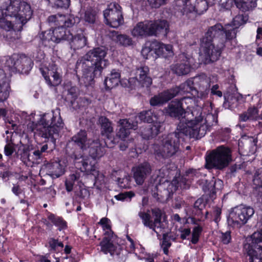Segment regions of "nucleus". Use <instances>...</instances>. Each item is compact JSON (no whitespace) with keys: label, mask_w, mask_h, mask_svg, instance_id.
<instances>
[{"label":"nucleus","mask_w":262,"mask_h":262,"mask_svg":"<svg viewBox=\"0 0 262 262\" xmlns=\"http://www.w3.org/2000/svg\"><path fill=\"white\" fill-rule=\"evenodd\" d=\"M205 202L202 198L198 199L194 204V208H197L200 210H202L205 207Z\"/></svg>","instance_id":"bf43d9fd"},{"label":"nucleus","mask_w":262,"mask_h":262,"mask_svg":"<svg viewBox=\"0 0 262 262\" xmlns=\"http://www.w3.org/2000/svg\"><path fill=\"white\" fill-rule=\"evenodd\" d=\"M254 213V210L250 206L239 205L233 208L228 217V223L233 227L239 228L246 224Z\"/></svg>","instance_id":"2eb2a0df"},{"label":"nucleus","mask_w":262,"mask_h":262,"mask_svg":"<svg viewBox=\"0 0 262 262\" xmlns=\"http://www.w3.org/2000/svg\"><path fill=\"white\" fill-rule=\"evenodd\" d=\"M152 52H154V50L151 48L150 44L149 47H144L142 50L141 53L146 58H147L150 54H152Z\"/></svg>","instance_id":"13d9d810"},{"label":"nucleus","mask_w":262,"mask_h":262,"mask_svg":"<svg viewBox=\"0 0 262 262\" xmlns=\"http://www.w3.org/2000/svg\"><path fill=\"white\" fill-rule=\"evenodd\" d=\"M168 0H147L149 5L155 8H159L167 4Z\"/></svg>","instance_id":"5fc2aeb1"},{"label":"nucleus","mask_w":262,"mask_h":262,"mask_svg":"<svg viewBox=\"0 0 262 262\" xmlns=\"http://www.w3.org/2000/svg\"><path fill=\"white\" fill-rule=\"evenodd\" d=\"M222 242L224 244H228L231 241L230 232L226 231L225 233H222L221 237Z\"/></svg>","instance_id":"4d7b16f0"},{"label":"nucleus","mask_w":262,"mask_h":262,"mask_svg":"<svg viewBox=\"0 0 262 262\" xmlns=\"http://www.w3.org/2000/svg\"><path fill=\"white\" fill-rule=\"evenodd\" d=\"M180 62L171 66L172 71L178 75H183L188 74L191 69L196 68L199 64L203 63L201 62L200 57L199 62H196L194 59L190 56H186L185 54L180 55Z\"/></svg>","instance_id":"aec40b11"},{"label":"nucleus","mask_w":262,"mask_h":262,"mask_svg":"<svg viewBox=\"0 0 262 262\" xmlns=\"http://www.w3.org/2000/svg\"><path fill=\"white\" fill-rule=\"evenodd\" d=\"M187 136L178 129L168 135L163 136L159 144L152 145L154 154L157 159H166L174 155L180 148V139Z\"/></svg>","instance_id":"0eeeda50"},{"label":"nucleus","mask_w":262,"mask_h":262,"mask_svg":"<svg viewBox=\"0 0 262 262\" xmlns=\"http://www.w3.org/2000/svg\"><path fill=\"white\" fill-rule=\"evenodd\" d=\"M232 161L231 149L223 145L212 150L206 158V167L208 169H223Z\"/></svg>","instance_id":"9b49d317"},{"label":"nucleus","mask_w":262,"mask_h":262,"mask_svg":"<svg viewBox=\"0 0 262 262\" xmlns=\"http://www.w3.org/2000/svg\"><path fill=\"white\" fill-rule=\"evenodd\" d=\"M248 16L243 14H238L233 18L232 25H226V39L232 40L236 37V30L241 26L244 25L248 20Z\"/></svg>","instance_id":"393cba45"},{"label":"nucleus","mask_w":262,"mask_h":262,"mask_svg":"<svg viewBox=\"0 0 262 262\" xmlns=\"http://www.w3.org/2000/svg\"><path fill=\"white\" fill-rule=\"evenodd\" d=\"M74 184L68 178L65 182L66 190L68 192L71 191L73 190Z\"/></svg>","instance_id":"0e129e2a"},{"label":"nucleus","mask_w":262,"mask_h":262,"mask_svg":"<svg viewBox=\"0 0 262 262\" xmlns=\"http://www.w3.org/2000/svg\"><path fill=\"white\" fill-rule=\"evenodd\" d=\"M165 112L170 117L176 118L180 120L177 129L178 130L182 132L185 135V130H188V126L187 123L185 122L184 120L186 119V114H192V111L191 112H186L178 100H174L172 101L165 108Z\"/></svg>","instance_id":"a211bd4d"},{"label":"nucleus","mask_w":262,"mask_h":262,"mask_svg":"<svg viewBox=\"0 0 262 262\" xmlns=\"http://www.w3.org/2000/svg\"><path fill=\"white\" fill-rule=\"evenodd\" d=\"M5 67L12 72L27 74L33 65L31 59L24 54H14L5 57Z\"/></svg>","instance_id":"ddd939ff"},{"label":"nucleus","mask_w":262,"mask_h":262,"mask_svg":"<svg viewBox=\"0 0 262 262\" xmlns=\"http://www.w3.org/2000/svg\"><path fill=\"white\" fill-rule=\"evenodd\" d=\"M63 126L59 110H56L52 111V114H43L38 123H34V122L29 123L27 129L29 132L33 133L34 136L45 139L51 138L54 142Z\"/></svg>","instance_id":"20e7f679"},{"label":"nucleus","mask_w":262,"mask_h":262,"mask_svg":"<svg viewBox=\"0 0 262 262\" xmlns=\"http://www.w3.org/2000/svg\"><path fill=\"white\" fill-rule=\"evenodd\" d=\"M151 171L150 164L146 161L133 167V178L137 184L142 185L146 178L151 174Z\"/></svg>","instance_id":"5701e85b"},{"label":"nucleus","mask_w":262,"mask_h":262,"mask_svg":"<svg viewBox=\"0 0 262 262\" xmlns=\"http://www.w3.org/2000/svg\"><path fill=\"white\" fill-rule=\"evenodd\" d=\"M151 48L154 50V53L159 57L167 58L173 55L172 46L170 45H165L155 41L151 43Z\"/></svg>","instance_id":"cd10ccee"},{"label":"nucleus","mask_w":262,"mask_h":262,"mask_svg":"<svg viewBox=\"0 0 262 262\" xmlns=\"http://www.w3.org/2000/svg\"><path fill=\"white\" fill-rule=\"evenodd\" d=\"M133 140L132 139L125 141V139L122 140V142L120 144V149L121 150L124 151L128 147L129 144L133 143Z\"/></svg>","instance_id":"680f3d73"},{"label":"nucleus","mask_w":262,"mask_h":262,"mask_svg":"<svg viewBox=\"0 0 262 262\" xmlns=\"http://www.w3.org/2000/svg\"><path fill=\"white\" fill-rule=\"evenodd\" d=\"M114 40L118 43L123 46H128L133 44L132 38L124 34L117 35Z\"/></svg>","instance_id":"a19ab883"},{"label":"nucleus","mask_w":262,"mask_h":262,"mask_svg":"<svg viewBox=\"0 0 262 262\" xmlns=\"http://www.w3.org/2000/svg\"><path fill=\"white\" fill-rule=\"evenodd\" d=\"M48 219L55 226L58 227L60 231L64 230L67 227V222L59 216L51 214L49 215Z\"/></svg>","instance_id":"ea45409f"},{"label":"nucleus","mask_w":262,"mask_h":262,"mask_svg":"<svg viewBox=\"0 0 262 262\" xmlns=\"http://www.w3.org/2000/svg\"><path fill=\"white\" fill-rule=\"evenodd\" d=\"M120 128L117 133V136L122 140L127 138L129 134L130 129H136L137 126V122L131 123L129 120L121 119L119 121Z\"/></svg>","instance_id":"7c9ffc66"},{"label":"nucleus","mask_w":262,"mask_h":262,"mask_svg":"<svg viewBox=\"0 0 262 262\" xmlns=\"http://www.w3.org/2000/svg\"><path fill=\"white\" fill-rule=\"evenodd\" d=\"M225 100L226 102L231 104H234V102H232V98L235 99V102H238L243 98V96L237 93V92H234L231 94H226L224 96Z\"/></svg>","instance_id":"49530a36"},{"label":"nucleus","mask_w":262,"mask_h":262,"mask_svg":"<svg viewBox=\"0 0 262 262\" xmlns=\"http://www.w3.org/2000/svg\"><path fill=\"white\" fill-rule=\"evenodd\" d=\"M120 81V73L116 70H113L109 76L104 80V84L106 89H111L119 84Z\"/></svg>","instance_id":"4c0bfd02"},{"label":"nucleus","mask_w":262,"mask_h":262,"mask_svg":"<svg viewBox=\"0 0 262 262\" xmlns=\"http://www.w3.org/2000/svg\"><path fill=\"white\" fill-rule=\"evenodd\" d=\"M184 121L187 123L188 126V130H185V135L198 139L204 137L209 128L217 123V119L215 114H203L201 108H199L193 110L192 114H186Z\"/></svg>","instance_id":"39448f33"},{"label":"nucleus","mask_w":262,"mask_h":262,"mask_svg":"<svg viewBox=\"0 0 262 262\" xmlns=\"http://www.w3.org/2000/svg\"><path fill=\"white\" fill-rule=\"evenodd\" d=\"M234 2L237 8L242 11H249L256 6L257 0H221L222 7L226 10L229 9Z\"/></svg>","instance_id":"a878e982"},{"label":"nucleus","mask_w":262,"mask_h":262,"mask_svg":"<svg viewBox=\"0 0 262 262\" xmlns=\"http://www.w3.org/2000/svg\"><path fill=\"white\" fill-rule=\"evenodd\" d=\"M3 15V10H0V27L7 31L11 30L13 29V25L11 21L6 20Z\"/></svg>","instance_id":"c03bdc74"},{"label":"nucleus","mask_w":262,"mask_h":262,"mask_svg":"<svg viewBox=\"0 0 262 262\" xmlns=\"http://www.w3.org/2000/svg\"><path fill=\"white\" fill-rule=\"evenodd\" d=\"M139 118L141 121L147 123H152V124H156L158 122H161V125L163 124V119H161L159 113H155L151 110L141 112L139 115Z\"/></svg>","instance_id":"c9c22d12"},{"label":"nucleus","mask_w":262,"mask_h":262,"mask_svg":"<svg viewBox=\"0 0 262 262\" xmlns=\"http://www.w3.org/2000/svg\"><path fill=\"white\" fill-rule=\"evenodd\" d=\"M218 89L219 85L217 84L213 85L211 89V93L212 95H215L220 97H221L222 96V93L221 91L217 90Z\"/></svg>","instance_id":"e2e57ef3"},{"label":"nucleus","mask_w":262,"mask_h":262,"mask_svg":"<svg viewBox=\"0 0 262 262\" xmlns=\"http://www.w3.org/2000/svg\"><path fill=\"white\" fill-rule=\"evenodd\" d=\"M193 83L191 78L182 83L179 86H176L164 91L151 97L150 104L152 106L162 105L176 96L185 93H191L193 96Z\"/></svg>","instance_id":"9d476101"},{"label":"nucleus","mask_w":262,"mask_h":262,"mask_svg":"<svg viewBox=\"0 0 262 262\" xmlns=\"http://www.w3.org/2000/svg\"><path fill=\"white\" fill-rule=\"evenodd\" d=\"M202 231V228L199 226H195L192 231L191 242L193 244H195L199 241L200 234Z\"/></svg>","instance_id":"de8ad7c7"},{"label":"nucleus","mask_w":262,"mask_h":262,"mask_svg":"<svg viewBox=\"0 0 262 262\" xmlns=\"http://www.w3.org/2000/svg\"><path fill=\"white\" fill-rule=\"evenodd\" d=\"M253 182L255 186L262 185V168H260L256 171L254 175Z\"/></svg>","instance_id":"8fccbe9b"},{"label":"nucleus","mask_w":262,"mask_h":262,"mask_svg":"<svg viewBox=\"0 0 262 262\" xmlns=\"http://www.w3.org/2000/svg\"><path fill=\"white\" fill-rule=\"evenodd\" d=\"M258 227V231L251 236V243L244 246L249 256V262H262V221L259 222Z\"/></svg>","instance_id":"4468645a"},{"label":"nucleus","mask_w":262,"mask_h":262,"mask_svg":"<svg viewBox=\"0 0 262 262\" xmlns=\"http://www.w3.org/2000/svg\"><path fill=\"white\" fill-rule=\"evenodd\" d=\"M99 123L101 124V132L102 136H105L107 140L106 141V146L112 148L114 144V142L112 140V134L113 132V127L112 126L111 122L107 118L105 117H101L99 119Z\"/></svg>","instance_id":"bb28decb"},{"label":"nucleus","mask_w":262,"mask_h":262,"mask_svg":"<svg viewBox=\"0 0 262 262\" xmlns=\"http://www.w3.org/2000/svg\"><path fill=\"white\" fill-rule=\"evenodd\" d=\"M162 126L163 125L161 124V122L148 125V126L142 128L141 135L143 139L149 140L156 136L159 133Z\"/></svg>","instance_id":"72a5a7b5"},{"label":"nucleus","mask_w":262,"mask_h":262,"mask_svg":"<svg viewBox=\"0 0 262 262\" xmlns=\"http://www.w3.org/2000/svg\"><path fill=\"white\" fill-rule=\"evenodd\" d=\"M159 174H158L157 179L159 178V182H163L162 184H160L159 185L156 186L157 190V193H154L153 195L154 197L157 198L158 200H160L161 199H167L170 193H173L178 188V186L176 185L177 179H174L171 183L168 181L167 179H165L168 176L167 170L166 168L163 167L159 171ZM158 181V180H157Z\"/></svg>","instance_id":"dca6fc26"},{"label":"nucleus","mask_w":262,"mask_h":262,"mask_svg":"<svg viewBox=\"0 0 262 262\" xmlns=\"http://www.w3.org/2000/svg\"><path fill=\"white\" fill-rule=\"evenodd\" d=\"M49 250L51 252H57L63 247L62 242H59L58 239L54 238H50L48 241Z\"/></svg>","instance_id":"79ce46f5"},{"label":"nucleus","mask_w":262,"mask_h":262,"mask_svg":"<svg viewBox=\"0 0 262 262\" xmlns=\"http://www.w3.org/2000/svg\"><path fill=\"white\" fill-rule=\"evenodd\" d=\"M72 141L84 150L89 148L90 157L79 159L76 158L75 166L86 174H92L96 180H103V175L97 170V159L105 154V147L101 145L98 140L96 141L87 139L85 130H81L72 137Z\"/></svg>","instance_id":"f257e3e1"},{"label":"nucleus","mask_w":262,"mask_h":262,"mask_svg":"<svg viewBox=\"0 0 262 262\" xmlns=\"http://www.w3.org/2000/svg\"><path fill=\"white\" fill-rule=\"evenodd\" d=\"M107 51L104 47L95 48L77 60L76 69L82 72V76L79 78L80 84L91 85L95 78L101 75L103 70L109 64L108 60L105 58Z\"/></svg>","instance_id":"f03ea898"},{"label":"nucleus","mask_w":262,"mask_h":262,"mask_svg":"<svg viewBox=\"0 0 262 262\" xmlns=\"http://www.w3.org/2000/svg\"><path fill=\"white\" fill-rule=\"evenodd\" d=\"M127 239L129 242V243L127 244L128 246H127V249L129 252H132L135 250V245L134 243L133 240L129 237V236L127 237Z\"/></svg>","instance_id":"69168bd1"},{"label":"nucleus","mask_w":262,"mask_h":262,"mask_svg":"<svg viewBox=\"0 0 262 262\" xmlns=\"http://www.w3.org/2000/svg\"><path fill=\"white\" fill-rule=\"evenodd\" d=\"M71 48L76 50L81 49L86 45V38L82 34H78L74 36L72 35V38H70Z\"/></svg>","instance_id":"58836bf2"},{"label":"nucleus","mask_w":262,"mask_h":262,"mask_svg":"<svg viewBox=\"0 0 262 262\" xmlns=\"http://www.w3.org/2000/svg\"><path fill=\"white\" fill-rule=\"evenodd\" d=\"M1 8L6 10V16L15 17L21 27L31 18L33 14L30 5L21 0H4Z\"/></svg>","instance_id":"1a4fd4ad"},{"label":"nucleus","mask_w":262,"mask_h":262,"mask_svg":"<svg viewBox=\"0 0 262 262\" xmlns=\"http://www.w3.org/2000/svg\"><path fill=\"white\" fill-rule=\"evenodd\" d=\"M29 152L27 150H24L23 154L21 155V159L22 161L28 164V157L29 156Z\"/></svg>","instance_id":"338daca9"},{"label":"nucleus","mask_w":262,"mask_h":262,"mask_svg":"<svg viewBox=\"0 0 262 262\" xmlns=\"http://www.w3.org/2000/svg\"><path fill=\"white\" fill-rule=\"evenodd\" d=\"M98 224L104 231V237L100 243L101 251L105 254H110L112 256H119L123 250L122 247L115 242L116 236L111 229V221L107 217H102Z\"/></svg>","instance_id":"6e6552de"},{"label":"nucleus","mask_w":262,"mask_h":262,"mask_svg":"<svg viewBox=\"0 0 262 262\" xmlns=\"http://www.w3.org/2000/svg\"><path fill=\"white\" fill-rule=\"evenodd\" d=\"M150 20L138 23L132 31V35L134 37L152 36Z\"/></svg>","instance_id":"c756f323"},{"label":"nucleus","mask_w":262,"mask_h":262,"mask_svg":"<svg viewBox=\"0 0 262 262\" xmlns=\"http://www.w3.org/2000/svg\"><path fill=\"white\" fill-rule=\"evenodd\" d=\"M193 83V96L202 99H206L210 91V79L202 74L191 78Z\"/></svg>","instance_id":"412c9836"},{"label":"nucleus","mask_w":262,"mask_h":262,"mask_svg":"<svg viewBox=\"0 0 262 262\" xmlns=\"http://www.w3.org/2000/svg\"><path fill=\"white\" fill-rule=\"evenodd\" d=\"M44 169L53 178H58L64 173V168L58 162L48 163L45 165Z\"/></svg>","instance_id":"f704fd0d"},{"label":"nucleus","mask_w":262,"mask_h":262,"mask_svg":"<svg viewBox=\"0 0 262 262\" xmlns=\"http://www.w3.org/2000/svg\"><path fill=\"white\" fill-rule=\"evenodd\" d=\"M57 7L67 8L70 5V0H49Z\"/></svg>","instance_id":"864d4df0"},{"label":"nucleus","mask_w":262,"mask_h":262,"mask_svg":"<svg viewBox=\"0 0 262 262\" xmlns=\"http://www.w3.org/2000/svg\"><path fill=\"white\" fill-rule=\"evenodd\" d=\"M152 36H158L160 35L166 36L169 31V25L166 20H150Z\"/></svg>","instance_id":"c85d7f7f"},{"label":"nucleus","mask_w":262,"mask_h":262,"mask_svg":"<svg viewBox=\"0 0 262 262\" xmlns=\"http://www.w3.org/2000/svg\"><path fill=\"white\" fill-rule=\"evenodd\" d=\"M239 119L242 122H246L248 120H258L262 119V114H258L257 108L250 107L247 111L239 115Z\"/></svg>","instance_id":"e433bc0d"},{"label":"nucleus","mask_w":262,"mask_h":262,"mask_svg":"<svg viewBox=\"0 0 262 262\" xmlns=\"http://www.w3.org/2000/svg\"><path fill=\"white\" fill-rule=\"evenodd\" d=\"M135 196V193L132 191L126 192L125 193H120L118 195L115 196L116 200L119 201H124L126 199H129V201H130L132 198Z\"/></svg>","instance_id":"603ef678"},{"label":"nucleus","mask_w":262,"mask_h":262,"mask_svg":"<svg viewBox=\"0 0 262 262\" xmlns=\"http://www.w3.org/2000/svg\"><path fill=\"white\" fill-rule=\"evenodd\" d=\"M105 23L112 28H117L124 23L122 9L116 2H112L107 5L103 11Z\"/></svg>","instance_id":"6ab92c4d"},{"label":"nucleus","mask_w":262,"mask_h":262,"mask_svg":"<svg viewBox=\"0 0 262 262\" xmlns=\"http://www.w3.org/2000/svg\"><path fill=\"white\" fill-rule=\"evenodd\" d=\"M171 242L170 240L165 235H163L162 242L161 244V248L165 254L168 255V248L171 246Z\"/></svg>","instance_id":"3c124183"},{"label":"nucleus","mask_w":262,"mask_h":262,"mask_svg":"<svg viewBox=\"0 0 262 262\" xmlns=\"http://www.w3.org/2000/svg\"><path fill=\"white\" fill-rule=\"evenodd\" d=\"M200 176L199 172L195 169H189L186 171L185 174L180 178V181L177 180L176 185L183 188H187L189 184L195 178H198Z\"/></svg>","instance_id":"473e14b6"},{"label":"nucleus","mask_w":262,"mask_h":262,"mask_svg":"<svg viewBox=\"0 0 262 262\" xmlns=\"http://www.w3.org/2000/svg\"><path fill=\"white\" fill-rule=\"evenodd\" d=\"M9 79L3 70L0 69V101L6 100L9 95Z\"/></svg>","instance_id":"2f4dec72"},{"label":"nucleus","mask_w":262,"mask_h":262,"mask_svg":"<svg viewBox=\"0 0 262 262\" xmlns=\"http://www.w3.org/2000/svg\"><path fill=\"white\" fill-rule=\"evenodd\" d=\"M224 29L220 24L210 27L204 37L201 40L199 56L201 62L207 64L213 62L219 58L221 49L225 46Z\"/></svg>","instance_id":"7ed1b4c3"},{"label":"nucleus","mask_w":262,"mask_h":262,"mask_svg":"<svg viewBox=\"0 0 262 262\" xmlns=\"http://www.w3.org/2000/svg\"><path fill=\"white\" fill-rule=\"evenodd\" d=\"M96 11L90 9H88L85 12L84 19L86 22L89 24H94L96 20Z\"/></svg>","instance_id":"a18cd8bd"},{"label":"nucleus","mask_w":262,"mask_h":262,"mask_svg":"<svg viewBox=\"0 0 262 262\" xmlns=\"http://www.w3.org/2000/svg\"><path fill=\"white\" fill-rule=\"evenodd\" d=\"M14 145L11 142L7 143L4 147V154L5 156L9 157L11 156L14 152Z\"/></svg>","instance_id":"6e6d98bb"},{"label":"nucleus","mask_w":262,"mask_h":262,"mask_svg":"<svg viewBox=\"0 0 262 262\" xmlns=\"http://www.w3.org/2000/svg\"><path fill=\"white\" fill-rule=\"evenodd\" d=\"M178 101L184 107V110L190 107L193 103V100L190 96L184 97Z\"/></svg>","instance_id":"09e8293b"},{"label":"nucleus","mask_w":262,"mask_h":262,"mask_svg":"<svg viewBox=\"0 0 262 262\" xmlns=\"http://www.w3.org/2000/svg\"><path fill=\"white\" fill-rule=\"evenodd\" d=\"M176 9L180 11L190 19H193L197 14H201L208 7V0H174Z\"/></svg>","instance_id":"f8f14e48"},{"label":"nucleus","mask_w":262,"mask_h":262,"mask_svg":"<svg viewBox=\"0 0 262 262\" xmlns=\"http://www.w3.org/2000/svg\"><path fill=\"white\" fill-rule=\"evenodd\" d=\"M130 177L125 172H123L122 178H118L117 180V184L120 188H127L130 187Z\"/></svg>","instance_id":"37998d69"},{"label":"nucleus","mask_w":262,"mask_h":262,"mask_svg":"<svg viewBox=\"0 0 262 262\" xmlns=\"http://www.w3.org/2000/svg\"><path fill=\"white\" fill-rule=\"evenodd\" d=\"M80 177L79 173H75L70 174L68 178L74 184L75 181H77L79 180Z\"/></svg>","instance_id":"774afa93"},{"label":"nucleus","mask_w":262,"mask_h":262,"mask_svg":"<svg viewBox=\"0 0 262 262\" xmlns=\"http://www.w3.org/2000/svg\"><path fill=\"white\" fill-rule=\"evenodd\" d=\"M152 212L154 217V222L151 219L150 214L147 212L140 211L138 215L142 220L143 225L152 229L158 236L164 228L163 222L165 215L159 209H153Z\"/></svg>","instance_id":"f3484780"},{"label":"nucleus","mask_w":262,"mask_h":262,"mask_svg":"<svg viewBox=\"0 0 262 262\" xmlns=\"http://www.w3.org/2000/svg\"><path fill=\"white\" fill-rule=\"evenodd\" d=\"M48 21L50 25L59 26L53 30L45 32L40 36L42 43L45 46H47V42L50 41L58 43L62 40H68L72 38V33L64 27H70L75 24V20L73 16L57 14L50 16Z\"/></svg>","instance_id":"423d86ee"},{"label":"nucleus","mask_w":262,"mask_h":262,"mask_svg":"<svg viewBox=\"0 0 262 262\" xmlns=\"http://www.w3.org/2000/svg\"><path fill=\"white\" fill-rule=\"evenodd\" d=\"M47 83L50 86H56L61 82V76L59 69L56 65L51 66L46 71L42 69H40Z\"/></svg>","instance_id":"b1692460"},{"label":"nucleus","mask_w":262,"mask_h":262,"mask_svg":"<svg viewBox=\"0 0 262 262\" xmlns=\"http://www.w3.org/2000/svg\"><path fill=\"white\" fill-rule=\"evenodd\" d=\"M133 77L128 79L130 85L149 87L152 84V79L149 75V69L147 66L140 67L131 74Z\"/></svg>","instance_id":"4be33fe9"},{"label":"nucleus","mask_w":262,"mask_h":262,"mask_svg":"<svg viewBox=\"0 0 262 262\" xmlns=\"http://www.w3.org/2000/svg\"><path fill=\"white\" fill-rule=\"evenodd\" d=\"M221 214V209L220 208H215L212 213V215L214 217V221L215 222L217 223L220 220V215Z\"/></svg>","instance_id":"052dcab7"}]
</instances>
